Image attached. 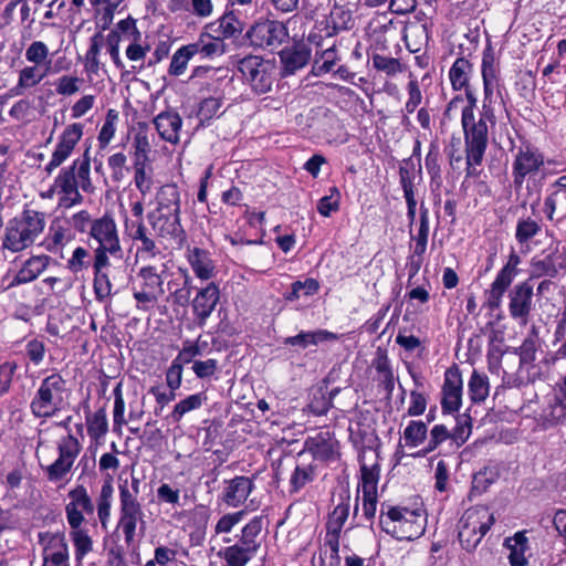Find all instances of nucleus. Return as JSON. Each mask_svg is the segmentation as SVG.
<instances>
[{
	"instance_id": "21",
	"label": "nucleus",
	"mask_w": 566,
	"mask_h": 566,
	"mask_svg": "<svg viewBox=\"0 0 566 566\" xmlns=\"http://www.w3.org/2000/svg\"><path fill=\"white\" fill-rule=\"evenodd\" d=\"M153 123L161 139L174 145L180 142L179 133L182 126V118L177 112H161L154 118Z\"/></svg>"
},
{
	"instance_id": "56",
	"label": "nucleus",
	"mask_w": 566,
	"mask_h": 566,
	"mask_svg": "<svg viewBox=\"0 0 566 566\" xmlns=\"http://www.w3.org/2000/svg\"><path fill=\"white\" fill-rule=\"evenodd\" d=\"M373 65L376 70L381 71L387 75H395L401 72V64L399 60L381 54L373 55Z\"/></svg>"
},
{
	"instance_id": "34",
	"label": "nucleus",
	"mask_w": 566,
	"mask_h": 566,
	"mask_svg": "<svg viewBox=\"0 0 566 566\" xmlns=\"http://www.w3.org/2000/svg\"><path fill=\"white\" fill-rule=\"evenodd\" d=\"M255 554L252 548L244 547L239 543L228 546L218 553L226 560L227 566H245Z\"/></svg>"
},
{
	"instance_id": "41",
	"label": "nucleus",
	"mask_w": 566,
	"mask_h": 566,
	"mask_svg": "<svg viewBox=\"0 0 566 566\" xmlns=\"http://www.w3.org/2000/svg\"><path fill=\"white\" fill-rule=\"evenodd\" d=\"M469 394L473 402H482L490 392L489 379L485 375L473 370L469 380Z\"/></svg>"
},
{
	"instance_id": "38",
	"label": "nucleus",
	"mask_w": 566,
	"mask_h": 566,
	"mask_svg": "<svg viewBox=\"0 0 566 566\" xmlns=\"http://www.w3.org/2000/svg\"><path fill=\"white\" fill-rule=\"evenodd\" d=\"M350 497L348 494L340 495L339 502L334 507L333 512L329 514L326 530H333V532L342 531L345 522L348 518L349 510H350Z\"/></svg>"
},
{
	"instance_id": "3",
	"label": "nucleus",
	"mask_w": 566,
	"mask_h": 566,
	"mask_svg": "<svg viewBox=\"0 0 566 566\" xmlns=\"http://www.w3.org/2000/svg\"><path fill=\"white\" fill-rule=\"evenodd\" d=\"M90 238L96 241L93 259H114V270L122 274L127 268V260L124 258V249L120 243L118 229L113 217L105 214L94 219L90 231Z\"/></svg>"
},
{
	"instance_id": "48",
	"label": "nucleus",
	"mask_w": 566,
	"mask_h": 566,
	"mask_svg": "<svg viewBox=\"0 0 566 566\" xmlns=\"http://www.w3.org/2000/svg\"><path fill=\"white\" fill-rule=\"evenodd\" d=\"M134 182L143 196L150 192L153 187L151 169L147 171V163L134 161Z\"/></svg>"
},
{
	"instance_id": "44",
	"label": "nucleus",
	"mask_w": 566,
	"mask_h": 566,
	"mask_svg": "<svg viewBox=\"0 0 566 566\" xmlns=\"http://www.w3.org/2000/svg\"><path fill=\"white\" fill-rule=\"evenodd\" d=\"M104 43V35L101 32L91 38L90 49L85 54V69L90 73L96 74L99 71L101 62L98 55Z\"/></svg>"
},
{
	"instance_id": "24",
	"label": "nucleus",
	"mask_w": 566,
	"mask_h": 566,
	"mask_svg": "<svg viewBox=\"0 0 566 566\" xmlns=\"http://www.w3.org/2000/svg\"><path fill=\"white\" fill-rule=\"evenodd\" d=\"M156 208L150 212L180 214V192L176 185L161 186L155 196Z\"/></svg>"
},
{
	"instance_id": "52",
	"label": "nucleus",
	"mask_w": 566,
	"mask_h": 566,
	"mask_svg": "<svg viewBox=\"0 0 566 566\" xmlns=\"http://www.w3.org/2000/svg\"><path fill=\"white\" fill-rule=\"evenodd\" d=\"M541 230L539 224L531 218L517 222L515 238L520 243H525L534 238Z\"/></svg>"
},
{
	"instance_id": "35",
	"label": "nucleus",
	"mask_w": 566,
	"mask_h": 566,
	"mask_svg": "<svg viewBox=\"0 0 566 566\" xmlns=\"http://www.w3.org/2000/svg\"><path fill=\"white\" fill-rule=\"evenodd\" d=\"M71 169H74L75 177H76V184L78 188H81L85 192H92L93 191V185L90 177L91 171V158H90V147L86 148V150L83 154V157L81 159H76Z\"/></svg>"
},
{
	"instance_id": "49",
	"label": "nucleus",
	"mask_w": 566,
	"mask_h": 566,
	"mask_svg": "<svg viewBox=\"0 0 566 566\" xmlns=\"http://www.w3.org/2000/svg\"><path fill=\"white\" fill-rule=\"evenodd\" d=\"M427 436V426L422 421H410L403 431V439L408 447H418Z\"/></svg>"
},
{
	"instance_id": "26",
	"label": "nucleus",
	"mask_w": 566,
	"mask_h": 566,
	"mask_svg": "<svg viewBox=\"0 0 566 566\" xmlns=\"http://www.w3.org/2000/svg\"><path fill=\"white\" fill-rule=\"evenodd\" d=\"M187 259L197 277L200 280L213 277L214 264L208 251L200 248L189 249Z\"/></svg>"
},
{
	"instance_id": "11",
	"label": "nucleus",
	"mask_w": 566,
	"mask_h": 566,
	"mask_svg": "<svg viewBox=\"0 0 566 566\" xmlns=\"http://www.w3.org/2000/svg\"><path fill=\"white\" fill-rule=\"evenodd\" d=\"M534 289L530 280L514 285L509 293V313L521 326H526L534 307Z\"/></svg>"
},
{
	"instance_id": "4",
	"label": "nucleus",
	"mask_w": 566,
	"mask_h": 566,
	"mask_svg": "<svg viewBox=\"0 0 566 566\" xmlns=\"http://www.w3.org/2000/svg\"><path fill=\"white\" fill-rule=\"evenodd\" d=\"M427 516L420 509L390 507L380 516V525L385 532L398 541H413L426 530Z\"/></svg>"
},
{
	"instance_id": "30",
	"label": "nucleus",
	"mask_w": 566,
	"mask_h": 566,
	"mask_svg": "<svg viewBox=\"0 0 566 566\" xmlns=\"http://www.w3.org/2000/svg\"><path fill=\"white\" fill-rule=\"evenodd\" d=\"M54 187L60 192H62L66 199L71 201V203L74 205L82 201V196L78 192L74 169L69 168L63 170L55 179Z\"/></svg>"
},
{
	"instance_id": "16",
	"label": "nucleus",
	"mask_w": 566,
	"mask_h": 566,
	"mask_svg": "<svg viewBox=\"0 0 566 566\" xmlns=\"http://www.w3.org/2000/svg\"><path fill=\"white\" fill-rule=\"evenodd\" d=\"M63 380L59 375L46 377L38 390V417L53 415L62 401Z\"/></svg>"
},
{
	"instance_id": "63",
	"label": "nucleus",
	"mask_w": 566,
	"mask_h": 566,
	"mask_svg": "<svg viewBox=\"0 0 566 566\" xmlns=\"http://www.w3.org/2000/svg\"><path fill=\"white\" fill-rule=\"evenodd\" d=\"M66 240L65 231L61 226H52L50 228V237L42 242L49 251L57 252Z\"/></svg>"
},
{
	"instance_id": "33",
	"label": "nucleus",
	"mask_w": 566,
	"mask_h": 566,
	"mask_svg": "<svg viewBox=\"0 0 566 566\" xmlns=\"http://www.w3.org/2000/svg\"><path fill=\"white\" fill-rule=\"evenodd\" d=\"M548 417L554 422L566 419V373L554 387V400L549 405Z\"/></svg>"
},
{
	"instance_id": "5",
	"label": "nucleus",
	"mask_w": 566,
	"mask_h": 566,
	"mask_svg": "<svg viewBox=\"0 0 566 566\" xmlns=\"http://www.w3.org/2000/svg\"><path fill=\"white\" fill-rule=\"evenodd\" d=\"M494 521L493 513L484 505H476L465 510L458 524V536L462 547L469 552L473 551Z\"/></svg>"
},
{
	"instance_id": "13",
	"label": "nucleus",
	"mask_w": 566,
	"mask_h": 566,
	"mask_svg": "<svg viewBox=\"0 0 566 566\" xmlns=\"http://www.w3.org/2000/svg\"><path fill=\"white\" fill-rule=\"evenodd\" d=\"M116 262L111 260L93 259L94 280L93 287L96 300L104 302L111 296L113 290V281L123 280L126 276L127 269L124 273L118 274L114 266Z\"/></svg>"
},
{
	"instance_id": "18",
	"label": "nucleus",
	"mask_w": 566,
	"mask_h": 566,
	"mask_svg": "<svg viewBox=\"0 0 566 566\" xmlns=\"http://www.w3.org/2000/svg\"><path fill=\"white\" fill-rule=\"evenodd\" d=\"M544 165L543 155L530 147L521 148L513 163V177L516 186H522L526 176L536 172Z\"/></svg>"
},
{
	"instance_id": "55",
	"label": "nucleus",
	"mask_w": 566,
	"mask_h": 566,
	"mask_svg": "<svg viewBox=\"0 0 566 566\" xmlns=\"http://www.w3.org/2000/svg\"><path fill=\"white\" fill-rule=\"evenodd\" d=\"M91 261L90 252L83 247H77L72 256L67 260V269L73 273H78L88 268Z\"/></svg>"
},
{
	"instance_id": "29",
	"label": "nucleus",
	"mask_w": 566,
	"mask_h": 566,
	"mask_svg": "<svg viewBox=\"0 0 566 566\" xmlns=\"http://www.w3.org/2000/svg\"><path fill=\"white\" fill-rule=\"evenodd\" d=\"M338 339V336L326 329H318L314 332H301L300 334L287 337L285 344L292 346H301L303 348L308 345H317L324 342H332Z\"/></svg>"
},
{
	"instance_id": "64",
	"label": "nucleus",
	"mask_w": 566,
	"mask_h": 566,
	"mask_svg": "<svg viewBox=\"0 0 566 566\" xmlns=\"http://www.w3.org/2000/svg\"><path fill=\"white\" fill-rule=\"evenodd\" d=\"M113 31H118V33L124 38V40H139L140 32L136 27V22L133 18L128 17L124 20H120L116 28Z\"/></svg>"
},
{
	"instance_id": "50",
	"label": "nucleus",
	"mask_w": 566,
	"mask_h": 566,
	"mask_svg": "<svg viewBox=\"0 0 566 566\" xmlns=\"http://www.w3.org/2000/svg\"><path fill=\"white\" fill-rule=\"evenodd\" d=\"M134 241H139L142 245L138 248L139 251L146 252L154 256L157 252V247L153 238H150L148 230L143 221H139L136 226V230L132 235Z\"/></svg>"
},
{
	"instance_id": "43",
	"label": "nucleus",
	"mask_w": 566,
	"mask_h": 566,
	"mask_svg": "<svg viewBox=\"0 0 566 566\" xmlns=\"http://www.w3.org/2000/svg\"><path fill=\"white\" fill-rule=\"evenodd\" d=\"M71 538L75 548V556L77 559L83 558L86 554L93 551V539L88 531L78 525L77 528H72Z\"/></svg>"
},
{
	"instance_id": "42",
	"label": "nucleus",
	"mask_w": 566,
	"mask_h": 566,
	"mask_svg": "<svg viewBox=\"0 0 566 566\" xmlns=\"http://www.w3.org/2000/svg\"><path fill=\"white\" fill-rule=\"evenodd\" d=\"M315 475V468L311 463H297L290 479L291 490L298 492L307 483L312 482Z\"/></svg>"
},
{
	"instance_id": "60",
	"label": "nucleus",
	"mask_w": 566,
	"mask_h": 566,
	"mask_svg": "<svg viewBox=\"0 0 566 566\" xmlns=\"http://www.w3.org/2000/svg\"><path fill=\"white\" fill-rule=\"evenodd\" d=\"M339 208V192L336 187L331 189V195L323 197L317 205L318 212L328 217L332 212L337 211Z\"/></svg>"
},
{
	"instance_id": "20",
	"label": "nucleus",
	"mask_w": 566,
	"mask_h": 566,
	"mask_svg": "<svg viewBox=\"0 0 566 566\" xmlns=\"http://www.w3.org/2000/svg\"><path fill=\"white\" fill-rule=\"evenodd\" d=\"M308 41L315 44V59L313 73L317 76L329 72L338 60L334 40L328 36L325 43L316 41V35L311 34Z\"/></svg>"
},
{
	"instance_id": "1",
	"label": "nucleus",
	"mask_w": 566,
	"mask_h": 566,
	"mask_svg": "<svg viewBox=\"0 0 566 566\" xmlns=\"http://www.w3.org/2000/svg\"><path fill=\"white\" fill-rule=\"evenodd\" d=\"M465 90L468 105L462 108L461 124L464 133L468 175H473V166L481 165L488 146V124L482 114L475 116L476 97L469 87Z\"/></svg>"
},
{
	"instance_id": "62",
	"label": "nucleus",
	"mask_w": 566,
	"mask_h": 566,
	"mask_svg": "<svg viewBox=\"0 0 566 566\" xmlns=\"http://www.w3.org/2000/svg\"><path fill=\"white\" fill-rule=\"evenodd\" d=\"M244 511H239L234 513H228L223 515L216 524L214 526V533L216 534H222V533H230L232 528L239 524L243 516Z\"/></svg>"
},
{
	"instance_id": "23",
	"label": "nucleus",
	"mask_w": 566,
	"mask_h": 566,
	"mask_svg": "<svg viewBox=\"0 0 566 566\" xmlns=\"http://www.w3.org/2000/svg\"><path fill=\"white\" fill-rule=\"evenodd\" d=\"M253 488L254 484L250 478L235 476L226 482L222 499L229 506L238 507L245 502Z\"/></svg>"
},
{
	"instance_id": "7",
	"label": "nucleus",
	"mask_w": 566,
	"mask_h": 566,
	"mask_svg": "<svg viewBox=\"0 0 566 566\" xmlns=\"http://www.w3.org/2000/svg\"><path fill=\"white\" fill-rule=\"evenodd\" d=\"M238 69L255 93L271 91L275 78V66L272 62L249 55L239 61Z\"/></svg>"
},
{
	"instance_id": "37",
	"label": "nucleus",
	"mask_w": 566,
	"mask_h": 566,
	"mask_svg": "<svg viewBox=\"0 0 566 566\" xmlns=\"http://www.w3.org/2000/svg\"><path fill=\"white\" fill-rule=\"evenodd\" d=\"M208 400V397L205 392H197L188 396L187 398L180 400L174 408L170 413V418L174 422H179L181 418L193 410L201 408Z\"/></svg>"
},
{
	"instance_id": "58",
	"label": "nucleus",
	"mask_w": 566,
	"mask_h": 566,
	"mask_svg": "<svg viewBox=\"0 0 566 566\" xmlns=\"http://www.w3.org/2000/svg\"><path fill=\"white\" fill-rule=\"evenodd\" d=\"M375 369L379 374L381 378V382L384 384L385 388L388 390H392L394 388V375L390 368L389 360L386 355H379L375 363H374Z\"/></svg>"
},
{
	"instance_id": "61",
	"label": "nucleus",
	"mask_w": 566,
	"mask_h": 566,
	"mask_svg": "<svg viewBox=\"0 0 566 566\" xmlns=\"http://www.w3.org/2000/svg\"><path fill=\"white\" fill-rule=\"evenodd\" d=\"M122 35L118 33V31H111L106 39L104 41L106 42L107 51L114 62V64L122 69L124 67V63L119 55V43L122 41Z\"/></svg>"
},
{
	"instance_id": "12",
	"label": "nucleus",
	"mask_w": 566,
	"mask_h": 566,
	"mask_svg": "<svg viewBox=\"0 0 566 566\" xmlns=\"http://www.w3.org/2000/svg\"><path fill=\"white\" fill-rule=\"evenodd\" d=\"M57 449L59 458L52 464L45 467L50 481H59L71 471L81 451V444L75 437L67 434L59 441Z\"/></svg>"
},
{
	"instance_id": "45",
	"label": "nucleus",
	"mask_w": 566,
	"mask_h": 566,
	"mask_svg": "<svg viewBox=\"0 0 566 566\" xmlns=\"http://www.w3.org/2000/svg\"><path fill=\"white\" fill-rule=\"evenodd\" d=\"M147 126L143 125L140 129L136 133L133 140L134 148V161H148V155L151 149V145L148 138V134L146 130Z\"/></svg>"
},
{
	"instance_id": "10",
	"label": "nucleus",
	"mask_w": 566,
	"mask_h": 566,
	"mask_svg": "<svg viewBox=\"0 0 566 566\" xmlns=\"http://www.w3.org/2000/svg\"><path fill=\"white\" fill-rule=\"evenodd\" d=\"M520 255L512 249L504 266L499 271L488 293L486 305L491 310L499 308L502 297L518 273Z\"/></svg>"
},
{
	"instance_id": "15",
	"label": "nucleus",
	"mask_w": 566,
	"mask_h": 566,
	"mask_svg": "<svg viewBox=\"0 0 566 566\" xmlns=\"http://www.w3.org/2000/svg\"><path fill=\"white\" fill-rule=\"evenodd\" d=\"M67 495L70 502L65 506L66 520L71 528H77L85 522L84 514L92 515L95 506L84 485H77Z\"/></svg>"
},
{
	"instance_id": "19",
	"label": "nucleus",
	"mask_w": 566,
	"mask_h": 566,
	"mask_svg": "<svg viewBox=\"0 0 566 566\" xmlns=\"http://www.w3.org/2000/svg\"><path fill=\"white\" fill-rule=\"evenodd\" d=\"M82 135L83 127L81 124H73L65 128L61 140L57 143L56 148L53 151L50 163L45 167L48 172L57 168L70 157Z\"/></svg>"
},
{
	"instance_id": "51",
	"label": "nucleus",
	"mask_w": 566,
	"mask_h": 566,
	"mask_svg": "<svg viewBox=\"0 0 566 566\" xmlns=\"http://www.w3.org/2000/svg\"><path fill=\"white\" fill-rule=\"evenodd\" d=\"M531 265L530 281L542 276L555 277L557 274V269L551 256H546L542 260H533Z\"/></svg>"
},
{
	"instance_id": "17",
	"label": "nucleus",
	"mask_w": 566,
	"mask_h": 566,
	"mask_svg": "<svg viewBox=\"0 0 566 566\" xmlns=\"http://www.w3.org/2000/svg\"><path fill=\"white\" fill-rule=\"evenodd\" d=\"M462 375L457 365L451 366L444 373L442 386L441 408L443 412L452 413L462 405Z\"/></svg>"
},
{
	"instance_id": "59",
	"label": "nucleus",
	"mask_w": 566,
	"mask_h": 566,
	"mask_svg": "<svg viewBox=\"0 0 566 566\" xmlns=\"http://www.w3.org/2000/svg\"><path fill=\"white\" fill-rule=\"evenodd\" d=\"M222 106V101L218 97L205 98L199 106L198 116L200 120H209L216 117Z\"/></svg>"
},
{
	"instance_id": "25",
	"label": "nucleus",
	"mask_w": 566,
	"mask_h": 566,
	"mask_svg": "<svg viewBox=\"0 0 566 566\" xmlns=\"http://www.w3.org/2000/svg\"><path fill=\"white\" fill-rule=\"evenodd\" d=\"M114 486L113 476L107 474L99 490V494L96 499V511L97 517L101 523V527L107 531L111 522V512L113 504Z\"/></svg>"
},
{
	"instance_id": "27",
	"label": "nucleus",
	"mask_w": 566,
	"mask_h": 566,
	"mask_svg": "<svg viewBox=\"0 0 566 566\" xmlns=\"http://www.w3.org/2000/svg\"><path fill=\"white\" fill-rule=\"evenodd\" d=\"M38 536L43 547V557L69 556L64 534L61 531L39 533Z\"/></svg>"
},
{
	"instance_id": "8",
	"label": "nucleus",
	"mask_w": 566,
	"mask_h": 566,
	"mask_svg": "<svg viewBox=\"0 0 566 566\" xmlns=\"http://www.w3.org/2000/svg\"><path fill=\"white\" fill-rule=\"evenodd\" d=\"M147 220L158 239L179 248L186 241L180 214L148 212Z\"/></svg>"
},
{
	"instance_id": "2",
	"label": "nucleus",
	"mask_w": 566,
	"mask_h": 566,
	"mask_svg": "<svg viewBox=\"0 0 566 566\" xmlns=\"http://www.w3.org/2000/svg\"><path fill=\"white\" fill-rule=\"evenodd\" d=\"M119 491V517L117 527L122 530L127 545H132L136 538L138 524L145 528V514L138 500L140 493V480L133 476L130 485L125 480L118 485Z\"/></svg>"
},
{
	"instance_id": "47",
	"label": "nucleus",
	"mask_w": 566,
	"mask_h": 566,
	"mask_svg": "<svg viewBox=\"0 0 566 566\" xmlns=\"http://www.w3.org/2000/svg\"><path fill=\"white\" fill-rule=\"evenodd\" d=\"M192 57L193 55L187 45H184L180 49H178L171 57V62L168 69L169 75H182L186 72L188 63Z\"/></svg>"
},
{
	"instance_id": "14",
	"label": "nucleus",
	"mask_w": 566,
	"mask_h": 566,
	"mask_svg": "<svg viewBox=\"0 0 566 566\" xmlns=\"http://www.w3.org/2000/svg\"><path fill=\"white\" fill-rule=\"evenodd\" d=\"M138 275L142 282L139 289L134 291V298L142 304L139 308L147 310L149 304H155L164 294V282L153 266L140 269Z\"/></svg>"
},
{
	"instance_id": "53",
	"label": "nucleus",
	"mask_w": 566,
	"mask_h": 566,
	"mask_svg": "<svg viewBox=\"0 0 566 566\" xmlns=\"http://www.w3.org/2000/svg\"><path fill=\"white\" fill-rule=\"evenodd\" d=\"M377 474L366 465L361 468V497L377 499Z\"/></svg>"
},
{
	"instance_id": "36",
	"label": "nucleus",
	"mask_w": 566,
	"mask_h": 566,
	"mask_svg": "<svg viewBox=\"0 0 566 566\" xmlns=\"http://www.w3.org/2000/svg\"><path fill=\"white\" fill-rule=\"evenodd\" d=\"M505 546L510 549L509 560L511 566H525L527 564L524 555L527 547V538L524 534L517 533L513 537L507 538Z\"/></svg>"
},
{
	"instance_id": "22",
	"label": "nucleus",
	"mask_w": 566,
	"mask_h": 566,
	"mask_svg": "<svg viewBox=\"0 0 566 566\" xmlns=\"http://www.w3.org/2000/svg\"><path fill=\"white\" fill-rule=\"evenodd\" d=\"M220 292L214 283L201 289L192 301V310L200 324H205L219 302Z\"/></svg>"
},
{
	"instance_id": "40",
	"label": "nucleus",
	"mask_w": 566,
	"mask_h": 566,
	"mask_svg": "<svg viewBox=\"0 0 566 566\" xmlns=\"http://www.w3.org/2000/svg\"><path fill=\"white\" fill-rule=\"evenodd\" d=\"M262 517H253L241 531V536L239 538V544L244 547L252 548L253 552L258 553L260 548V543H258L256 537L260 535L262 531Z\"/></svg>"
},
{
	"instance_id": "39",
	"label": "nucleus",
	"mask_w": 566,
	"mask_h": 566,
	"mask_svg": "<svg viewBox=\"0 0 566 566\" xmlns=\"http://www.w3.org/2000/svg\"><path fill=\"white\" fill-rule=\"evenodd\" d=\"M87 433L90 438L98 442L108 431V421L105 409H98L86 416Z\"/></svg>"
},
{
	"instance_id": "32",
	"label": "nucleus",
	"mask_w": 566,
	"mask_h": 566,
	"mask_svg": "<svg viewBox=\"0 0 566 566\" xmlns=\"http://www.w3.org/2000/svg\"><path fill=\"white\" fill-rule=\"evenodd\" d=\"M472 74V64L464 57H459L449 71V78L454 90L460 91L469 87Z\"/></svg>"
},
{
	"instance_id": "31",
	"label": "nucleus",
	"mask_w": 566,
	"mask_h": 566,
	"mask_svg": "<svg viewBox=\"0 0 566 566\" xmlns=\"http://www.w3.org/2000/svg\"><path fill=\"white\" fill-rule=\"evenodd\" d=\"M281 60L284 64L285 72L292 74L308 63L311 60V50L305 45H300L292 50L284 51L281 54Z\"/></svg>"
},
{
	"instance_id": "9",
	"label": "nucleus",
	"mask_w": 566,
	"mask_h": 566,
	"mask_svg": "<svg viewBox=\"0 0 566 566\" xmlns=\"http://www.w3.org/2000/svg\"><path fill=\"white\" fill-rule=\"evenodd\" d=\"M248 38L253 46L275 49L287 38V31L282 22L262 20L251 27L248 31Z\"/></svg>"
},
{
	"instance_id": "6",
	"label": "nucleus",
	"mask_w": 566,
	"mask_h": 566,
	"mask_svg": "<svg viewBox=\"0 0 566 566\" xmlns=\"http://www.w3.org/2000/svg\"><path fill=\"white\" fill-rule=\"evenodd\" d=\"M34 238L35 210L27 208L19 217L9 222L2 245L12 252H20L31 247Z\"/></svg>"
},
{
	"instance_id": "54",
	"label": "nucleus",
	"mask_w": 566,
	"mask_h": 566,
	"mask_svg": "<svg viewBox=\"0 0 566 566\" xmlns=\"http://www.w3.org/2000/svg\"><path fill=\"white\" fill-rule=\"evenodd\" d=\"M219 29L223 38H232L243 30L241 21L232 13H224L219 20Z\"/></svg>"
},
{
	"instance_id": "46",
	"label": "nucleus",
	"mask_w": 566,
	"mask_h": 566,
	"mask_svg": "<svg viewBox=\"0 0 566 566\" xmlns=\"http://www.w3.org/2000/svg\"><path fill=\"white\" fill-rule=\"evenodd\" d=\"M118 119L119 114L116 109L111 108L107 111L105 122L97 137L101 148H105L113 139Z\"/></svg>"
},
{
	"instance_id": "57",
	"label": "nucleus",
	"mask_w": 566,
	"mask_h": 566,
	"mask_svg": "<svg viewBox=\"0 0 566 566\" xmlns=\"http://www.w3.org/2000/svg\"><path fill=\"white\" fill-rule=\"evenodd\" d=\"M307 446L316 459L327 460L334 454L333 443L321 437L312 439Z\"/></svg>"
},
{
	"instance_id": "28",
	"label": "nucleus",
	"mask_w": 566,
	"mask_h": 566,
	"mask_svg": "<svg viewBox=\"0 0 566 566\" xmlns=\"http://www.w3.org/2000/svg\"><path fill=\"white\" fill-rule=\"evenodd\" d=\"M187 46L193 56L199 54L202 57H212L224 52L222 40L210 34H201L196 42L187 44Z\"/></svg>"
}]
</instances>
